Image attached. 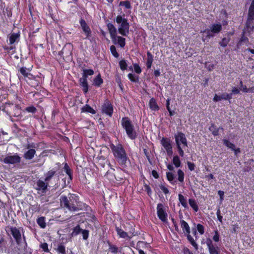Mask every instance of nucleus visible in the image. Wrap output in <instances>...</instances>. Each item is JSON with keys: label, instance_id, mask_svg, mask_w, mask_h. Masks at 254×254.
Here are the masks:
<instances>
[{"label": "nucleus", "instance_id": "obj_1", "mask_svg": "<svg viewBox=\"0 0 254 254\" xmlns=\"http://www.w3.org/2000/svg\"><path fill=\"white\" fill-rule=\"evenodd\" d=\"M60 205L62 208L70 211H77L81 209V202L79 196L73 193H69L67 196L62 195L60 198Z\"/></svg>", "mask_w": 254, "mask_h": 254}, {"label": "nucleus", "instance_id": "obj_2", "mask_svg": "<svg viewBox=\"0 0 254 254\" xmlns=\"http://www.w3.org/2000/svg\"><path fill=\"white\" fill-rule=\"evenodd\" d=\"M110 148L114 156L118 162L122 166H125L127 160V156L122 144L118 143L116 145L112 144Z\"/></svg>", "mask_w": 254, "mask_h": 254}, {"label": "nucleus", "instance_id": "obj_3", "mask_svg": "<svg viewBox=\"0 0 254 254\" xmlns=\"http://www.w3.org/2000/svg\"><path fill=\"white\" fill-rule=\"evenodd\" d=\"M121 125L126 130L127 136L131 139H135L137 136L134 127L127 117H124L121 120Z\"/></svg>", "mask_w": 254, "mask_h": 254}, {"label": "nucleus", "instance_id": "obj_4", "mask_svg": "<svg viewBox=\"0 0 254 254\" xmlns=\"http://www.w3.org/2000/svg\"><path fill=\"white\" fill-rule=\"evenodd\" d=\"M116 21L117 23L121 24L118 28L120 34L126 36L129 33V24L126 18H123L121 15H118Z\"/></svg>", "mask_w": 254, "mask_h": 254}, {"label": "nucleus", "instance_id": "obj_5", "mask_svg": "<svg viewBox=\"0 0 254 254\" xmlns=\"http://www.w3.org/2000/svg\"><path fill=\"white\" fill-rule=\"evenodd\" d=\"M9 229L11 234L15 239L17 245L21 246L23 243H24L26 245V240L24 233H23L22 237L19 229L15 227H10Z\"/></svg>", "mask_w": 254, "mask_h": 254}, {"label": "nucleus", "instance_id": "obj_6", "mask_svg": "<svg viewBox=\"0 0 254 254\" xmlns=\"http://www.w3.org/2000/svg\"><path fill=\"white\" fill-rule=\"evenodd\" d=\"M174 138L176 146H181L182 144L184 147L188 146V141L186 135L182 132H177L175 134Z\"/></svg>", "mask_w": 254, "mask_h": 254}, {"label": "nucleus", "instance_id": "obj_7", "mask_svg": "<svg viewBox=\"0 0 254 254\" xmlns=\"http://www.w3.org/2000/svg\"><path fill=\"white\" fill-rule=\"evenodd\" d=\"M157 214L159 219L163 222H165L167 220V213L166 212L164 205L162 203H159L157 206Z\"/></svg>", "mask_w": 254, "mask_h": 254}, {"label": "nucleus", "instance_id": "obj_8", "mask_svg": "<svg viewBox=\"0 0 254 254\" xmlns=\"http://www.w3.org/2000/svg\"><path fill=\"white\" fill-rule=\"evenodd\" d=\"M31 68H27L25 67H22L18 69L19 73L17 74L19 79L22 77L28 78L29 79H33L34 76L30 73Z\"/></svg>", "mask_w": 254, "mask_h": 254}, {"label": "nucleus", "instance_id": "obj_9", "mask_svg": "<svg viewBox=\"0 0 254 254\" xmlns=\"http://www.w3.org/2000/svg\"><path fill=\"white\" fill-rule=\"evenodd\" d=\"M162 145L165 149L167 154L170 156L173 154L172 142L170 138L163 137L161 140Z\"/></svg>", "mask_w": 254, "mask_h": 254}, {"label": "nucleus", "instance_id": "obj_10", "mask_svg": "<svg viewBox=\"0 0 254 254\" xmlns=\"http://www.w3.org/2000/svg\"><path fill=\"white\" fill-rule=\"evenodd\" d=\"M102 111L110 117H111L113 113V107L110 102L106 100L102 107Z\"/></svg>", "mask_w": 254, "mask_h": 254}, {"label": "nucleus", "instance_id": "obj_11", "mask_svg": "<svg viewBox=\"0 0 254 254\" xmlns=\"http://www.w3.org/2000/svg\"><path fill=\"white\" fill-rule=\"evenodd\" d=\"M3 161L5 164H14L20 163L21 161V158L17 154L14 155H8L3 159Z\"/></svg>", "mask_w": 254, "mask_h": 254}, {"label": "nucleus", "instance_id": "obj_12", "mask_svg": "<svg viewBox=\"0 0 254 254\" xmlns=\"http://www.w3.org/2000/svg\"><path fill=\"white\" fill-rule=\"evenodd\" d=\"M206 243L208 248L210 254H219V249L218 247L215 246L212 243V240L208 238L206 239Z\"/></svg>", "mask_w": 254, "mask_h": 254}, {"label": "nucleus", "instance_id": "obj_13", "mask_svg": "<svg viewBox=\"0 0 254 254\" xmlns=\"http://www.w3.org/2000/svg\"><path fill=\"white\" fill-rule=\"evenodd\" d=\"M80 26L83 30V32L85 34L86 37L85 39H88L89 37L91 36V31L89 26L86 23L85 20L83 19H81L79 21Z\"/></svg>", "mask_w": 254, "mask_h": 254}, {"label": "nucleus", "instance_id": "obj_14", "mask_svg": "<svg viewBox=\"0 0 254 254\" xmlns=\"http://www.w3.org/2000/svg\"><path fill=\"white\" fill-rule=\"evenodd\" d=\"M254 18V0H253L251 6L249 8L248 18L247 22V27L249 28V23L253 20Z\"/></svg>", "mask_w": 254, "mask_h": 254}, {"label": "nucleus", "instance_id": "obj_15", "mask_svg": "<svg viewBox=\"0 0 254 254\" xmlns=\"http://www.w3.org/2000/svg\"><path fill=\"white\" fill-rule=\"evenodd\" d=\"M232 99V94H228L227 93H224L222 94L221 95H217L215 94L214 97L213 101L215 102H218L221 101V100H229Z\"/></svg>", "mask_w": 254, "mask_h": 254}, {"label": "nucleus", "instance_id": "obj_16", "mask_svg": "<svg viewBox=\"0 0 254 254\" xmlns=\"http://www.w3.org/2000/svg\"><path fill=\"white\" fill-rule=\"evenodd\" d=\"M201 33L206 34V35H203V36L202 38V40L203 42H208L209 39L215 36L213 34L212 32L211 31V29H210V28L206 29L203 31H201Z\"/></svg>", "mask_w": 254, "mask_h": 254}, {"label": "nucleus", "instance_id": "obj_17", "mask_svg": "<svg viewBox=\"0 0 254 254\" xmlns=\"http://www.w3.org/2000/svg\"><path fill=\"white\" fill-rule=\"evenodd\" d=\"M107 27L109 31L111 39H115L116 38L117 34L116 28L111 23H109L107 24Z\"/></svg>", "mask_w": 254, "mask_h": 254}, {"label": "nucleus", "instance_id": "obj_18", "mask_svg": "<svg viewBox=\"0 0 254 254\" xmlns=\"http://www.w3.org/2000/svg\"><path fill=\"white\" fill-rule=\"evenodd\" d=\"M20 34L17 33H11L9 37V44L13 45L14 43H18L19 41Z\"/></svg>", "mask_w": 254, "mask_h": 254}, {"label": "nucleus", "instance_id": "obj_19", "mask_svg": "<svg viewBox=\"0 0 254 254\" xmlns=\"http://www.w3.org/2000/svg\"><path fill=\"white\" fill-rule=\"evenodd\" d=\"M112 40L114 44H118L122 48L124 47L125 46L126 40L125 38L122 37L116 36V38Z\"/></svg>", "mask_w": 254, "mask_h": 254}, {"label": "nucleus", "instance_id": "obj_20", "mask_svg": "<svg viewBox=\"0 0 254 254\" xmlns=\"http://www.w3.org/2000/svg\"><path fill=\"white\" fill-rule=\"evenodd\" d=\"M222 28V25L220 23L213 24L210 26V29L214 36L221 31Z\"/></svg>", "mask_w": 254, "mask_h": 254}, {"label": "nucleus", "instance_id": "obj_21", "mask_svg": "<svg viewBox=\"0 0 254 254\" xmlns=\"http://www.w3.org/2000/svg\"><path fill=\"white\" fill-rule=\"evenodd\" d=\"M180 224L182 230L184 233L187 234L190 233V227L187 222L183 219H181L180 220Z\"/></svg>", "mask_w": 254, "mask_h": 254}, {"label": "nucleus", "instance_id": "obj_22", "mask_svg": "<svg viewBox=\"0 0 254 254\" xmlns=\"http://www.w3.org/2000/svg\"><path fill=\"white\" fill-rule=\"evenodd\" d=\"M116 231L117 233V234L120 238H128L130 239L131 238V236H129L127 232L124 231L121 228L119 227L116 226L115 227Z\"/></svg>", "mask_w": 254, "mask_h": 254}, {"label": "nucleus", "instance_id": "obj_23", "mask_svg": "<svg viewBox=\"0 0 254 254\" xmlns=\"http://www.w3.org/2000/svg\"><path fill=\"white\" fill-rule=\"evenodd\" d=\"M64 171L66 174V175L68 176V179L71 181L73 179V171L70 169L68 165L65 163L64 167Z\"/></svg>", "mask_w": 254, "mask_h": 254}, {"label": "nucleus", "instance_id": "obj_24", "mask_svg": "<svg viewBox=\"0 0 254 254\" xmlns=\"http://www.w3.org/2000/svg\"><path fill=\"white\" fill-rule=\"evenodd\" d=\"M48 185V184H47L46 182L43 181L38 180L37 182V189L38 190H41L44 192L47 189Z\"/></svg>", "mask_w": 254, "mask_h": 254}, {"label": "nucleus", "instance_id": "obj_25", "mask_svg": "<svg viewBox=\"0 0 254 254\" xmlns=\"http://www.w3.org/2000/svg\"><path fill=\"white\" fill-rule=\"evenodd\" d=\"M149 107L151 110L156 111L159 109L156 100L154 98L150 99L149 102Z\"/></svg>", "mask_w": 254, "mask_h": 254}, {"label": "nucleus", "instance_id": "obj_26", "mask_svg": "<svg viewBox=\"0 0 254 254\" xmlns=\"http://www.w3.org/2000/svg\"><path fill=\"white\" fill-rule=\"evenodd\" d=\"M35 153L36 151L35 149H30L24 154L23 156L25 159L31 160L34 157Z\"/></svg>", "mask_w": 254, "mask_h": 254}, {"label": "nucleus", "instance_id": "obj_27", "mask_svg": "<svg viewBox=\"0 0 254 254\" xmlns=\"http://www.w3.org/2000/svg\"><path fill=\"white\" fill-rule=\"evenodd\" d=\"M103 83V80L101 78V75L99 73L93 79V84L97 87H100Z\"/></svg>", "mask_w": 254, "mask_h": 254}, {"label": "nucleus", "instance_id": "obj_28", "mask_svg": "<svg viewBox=\"0 0 254 254\" xmlns=\"http://www.w3.org/2000/svg\"><path fill=\"white\" fill-rule=\"evenodd\" d=\"M153 61V56H152V55L151 54L150 52H147V59H146V65L148 69H149L151 68Z\"/></svg>", "mask_w": 254, "mask_h": 254}, {"label": "nucleus", "instance_id": "obj_29", "mask_svg": "<svg viewBox=\"0 0 254 254\" xmlns=\"http://www.w3.org/2000/svg\"><path fill=\"white\" fill-rule=\"evenodd\" d=\"M79 84L82 87L83 92L84 94H86L88 91L89 87L87 80L79 79Z\"/></svg>", "mask_w": 254, "mask_h": 254}, {"label": "nucleus", "instance_id": "obj_30", "mask_svg": "<svg viewBox=\"0 0 254 254\" xmlns=\"http://www.w3.org/2000/svg\"><path fill=\"white\" fill-rule=\"evenodd\" d=\"M56 171L54 170H51L48 171L45 174V182L47 183V184H49L50 181L52 179L53 176L55 175Z\"/></svg>", "mask_w": 254, "mask_h": 254}, {"label": "nucleus", "instance_id": "obj_31", "mask_svg": "<svg viewBox=\"0 0 254 254\" xmlns=\"http://www.w3.org/2000/svg\"><path fill=\"white\" fill-rule=\"evenodd\" d=\"M178 199L179 200V202L181 203L182 205L185 208H188V205L187 201V198L185 197V196L180 193L178 195Z\"/></svg>", "mask_w": 254, "mask_h": 254}, {"label": "nucleus", "instance_id": "obj_32", "mask_svg": "<svg viewBox=\"0 0 254 254\" xmlns=\"http://www.w3.org/2000/svg\"><path fill=\"white\" fill-rule=\"evenodd\" d=\"M82 112L89 113L92 114H95L96 111L89 105L86 104L81 108Z\"/></svg>", "mask_w": 254, "mask_h": 254}, {"label": "nucleus", "instance_id": "obj_33", "mask_svg": "<svg viewBox=\"0 0 254 254\" xmlns=\"http://www.w3.org/2000/svg\"><path fill=\"white\" fill-rule=\"evenodd\" d=\"M209 130L212 132L214 136H217L219 135V128L214 124H212L211 126L209 127Z\"/></svg>", "mask_w": 254, "mask_h": 254}, {"label": "nucleus", "instance_id": "obj_34", "mask_svg": "<svg viewBox=\"0 0 254 254\" xmlns=\"http://www.w3.org/2000/svg\"><path fill=\"white\" fill-rule=\"evenodd\" d=\"M189 203L190 207L193 209L195 212H197L198 210V206L196 201L194 199H189Z\"/></svg>", "mask_w": 254, "mask_h": 254}, {"label": "nucleus", "instance_id": "obj_35", "mask_svg": "<svg viewBox=\"0 0 254 254\" xmlns=\"http://www.w3.org/2000/svg\"><path fill=\"white\" fill-rule=\"evenodd\" d=\"M37 223L41 228H45L46 226L45 217H39L37 219Z\"/></svg>", "mask_w": 254, "mask_h": 254}, {"label": "nucleus", "instance_id": "obj_36", "mask_svg": "<svg viewBox=\"0 0 254 254\" xmlns=\"http://www.w3.org/2000/svg\"><path fill=\"white\" fill-rule=\"evenodd\" d=\"M166 176L168 180L172 184H174L176 183V181H174V175L171 172H166Z\"/></svg>", "mask_w": 254, "mask_h": 254}, {"label": "nucleus", "instance_id": "obj_37", "mask_svg": "<svg viewBox=\"0 0 254 254\" xmlns=\"http://www.w3.org/2000/svg\"><path fill=\"white\" fill-rule=\"evenodd\" d=\"M187 239L189 241L191 245L195 248V250L198 249V246L196 243L194 241L193 238L190 235L187 234Z\"/></svg>", "mask_w": 254, "mask_h": 254}, {"label": "nucleus", "instance_id": "obj_38", "mask_svg": "<svg viewBox=\"0 0 254 254\" xmlns=\"http://www.w3.org/2000/svg\"><path fill=\"white\" fill-rule=\"evenodd\" d=\"M127 76L129 79L133 82L136 83L139 81V78L138 75H136L134 74L130 73L128 74Z\"/></svg>", "mask_w": 254, "mask_h": 254}, {"label": "nucleus", "instance_id": "obj_39", "mask_svg": "<svg viewBox=\"0 0 254 254\" xmlns=\"http://www.w3.org/2000/svg\"><path fill=\"white\" fill-rule=\"evenodd\" d=\"M128 225L129 226V227H127V226H126V227H125V230L127 231V234H130L131 237L133 235H135L134 229L132 225L129 223H128Z\"/></svg>", "mask_w": 254, "mask_h": 254}, {"label": "nucleus", "instance_id": "obj_40", "mask_svg": "<svg viewBox=\"0 0 254 254\" xmlns=\"http://www.w3.org/2000/svg\"><path fill=\"white\" fill-rule=\"evenodd\" d=\"M109 252L111 253L112 254H116L119 252H120L118 248L116 246L109 244Z\"/></svg>", "mask_w": 254, "mask_h": 254}, {"label": "nucleus", "instance_id": "obj_41", "mask_svg": "<svg viewBox=\"0 0 254 254\" xmlns=\"http://www.w3.org/2000/svg\"><path fill=\"white\" fill-rule=\"evenodd\" d=\"M173 163L177 168L181 166V161L178 156L176 155L174 156L173 158Z\"/></svg>", "mask_w": 254, "mask_h": 254}, {"label": "nucleus", "instance_id": "obj_42", "mask_svg": "<svg viewBox=\"0 0 254 254\" xmlns=\"http://www.w3.org/2000/svg\"><path fill=\"white\" fill-rule=\"evenodd\" d=\"M223 141L225 146L231 149L232 150H235V145L233 143H231L228 140L226 139H223Z\"/></svg>", "mask_w": 254, "mask_h": 254}, {"label": "nucleus", "instance_id": "obj_43", "mask_svg": "<svg viewBox=\"0 0 254 254\" xmlns=\"http://www.w3.org/2000/svg\"><path fill=\"white\" fill-rule=\"evenodd\" d=\"M177 173L178 176V181L181 183L183 182L184 180V173L183 171L179 169L178 170Z\"/></svg>", "mask_w": 254, "mask_h": 254}, {"label": "nucleus", "instance_id": "obj_44", "mask_svg": "<svg viewBox=\"0 0 254 254\" xmlns=\"http://www.w3.org/2000/svg\"><path fill=\"white\" fill-rule=\"evenodd\" d=\"M119 65L122 70H125L127 69V64L126 61L125 60H122L119 62Z\"/></svg>", "mask_w": 254, "mask_h": 254}, {"label": "nucleus", "instance_id": "obj_45", "mask_svg": "<svg viewBox=\"0 0 254 254\" xmlns=\"http://www.w3.org/2000/svg\"><path fill=\"white\" fill-rule=\"evenodd\" d=\"M83 229H81L79 225H77L74 228L72 232V236H76L80 233Z\"/></svg>", "mask_w": 254, "mask_h": 254}, {"label": "nucleus", "instance_id": "obj_46", "mask_svg": "<svg viewBox=\"0 0 254 254\" xmlns=\"http://www.w3.org/2000/svg\"><path fill=\"white\" fill-rule=\"evenodd\" d=\"M120 6H124L127 9L131 8L130 2L128 0L122 1L120 2Z\"/></svg>", "mask_w": 254, "mask_h": 254}, {"label": "nucleus", "instance_id": "obj_47", "mask_svg": "<svg viewBox=\"0 0 254 254\" xmlns=\"http://www.w3.org/2000/svg\"><path fill=\"white\" fill-rule=\"evenodd\" d=\"M110 51L113 56L115 58H117L119 57V54L117 52L116 47L115 46L112 45L110 47Z\"/></svg>", "mask_w": 254, "mask_h": 254}, {"label": "nucleus", "instance_id": "obj_48", "mask_svg": "<svg viewBox=\"0 0 254 254\" xmlns=\"http://www.w3.org/2000/svg\"><path fill=\"white\" fill-rule=\"evenodd\" d=\"M57 251L62 254H65V248L62 244L58 245Z\"/></svg>", "mask_w": 254, "mask_h": 254}, {"label": "nucleus", "instance_id": "obj_49", "mask_svg": "<svg viewBox=\"0 0 254 254\" xmlns=\"http://www.w3.org/2000/svg\"><path fill=\"white\" fill-rule=\"evenodd\" d=\"M245 43L247 46L249 44V39L244 35V32H243L239 41V43Z\"/></svg>", "mask_w": 254, "mask_h": 254}, {"label": "nucleus", "instance_id": "obj_50", "mask_svg": "<svg viewBox=\"0 0 254 254\" xmlns=\"http://www.w3.org/2000/svg\"><path fill=\"white\" fill-rule=\"evenodd\" d=\"M230 41V38H224L222 41L219 43L220 45L223 47H225L227 46V44H228L229 42Z\"/></svg>", "mask_w": 254, "mask_h": 254}, {"label": "nucleus", "instance_id": "obj_51", "mask_svg": "<svg viewBox=\"0 0 254 254\" xmlns=\"http://www.w3.org/2000/svg\"><path fill=\"white\" fill-rule=\"evenodd\" d=\"M196 228L198 232L199 233L200 235H202L204 233V228L202 225L200 224H197L196 226Z\"/></svg>", "mask_w": 254, "mask_h": 254}, {"label": "nucleus", "instance_id": "obj_52", "mask_svg": "<svg viewBox=\"0 0 254 254\" xmlns=\"http://www.w3.org/2000/svg\"><path fill=\"white\" fill-rule=\"evenodd\" d=\"M83 239L84 240H87L89 236V231L87 230H82L81 232Z\"/></svg>", "mask_w": 254, "mask_h": 254}, {"label": "nucleus", "instance_id": "obj_53", "mask_svg": "<svg viewBox=\"0 0 254 254\" xmlns=\"http://www.w3.org/2000/svg\"><path fill=\"white\" fill-rule=\"evenodd\" d=\"M40 248L45 252H48V245L46 243H42L40 245Z\"/></svg>", "mask_w": 254, "mask_h": 254}, {"label": "nucleus", "instance_id": "obj_54", "mask_svg": "<svg viewBox=\"0 0 254 254\" xmlns=\"http://www.w3.org/2000/svg\"><path fill=\"white\" fill-rule=\"evenodd\" d=\"M159 188L164 194H167L169 193V190L163 185H160Z\"/></svg>", "mask_w": 254, "mask_h": 254}, {"label": "nucleus", "instance_id": "obj_55", "mask_svg": "<svg viewBox=\"0 0 254 254\" xmlns=\"http://www.w3.org/2000/svg\"><path fill=\"white\" fill-rule=\"evenodd\" d=\"M144 190L145 191L147 192V193L148 194V195L149 196H150L151 195V193H152L151 189L148 185H147L146 184H145L144 185Z\"/></svg>", "mask_w": 254, "mask_h": 254}, {"label": "nucleus", "instance_id": "obj_56", "mask_svg": "<svg viewBox=\"0 0 254 254\" xmlns=\"http://www.w3.org/2000/svg\"><path fill=\"white\" fill-rule=\"evenodd\" d=\"M83 72L85 73L88 76V75H92L94 74V73L93 70L91 69H83Z\"/></svg>", "mask_w": 254, "mask_h": 254}, {"label": "nucleus", "instance_id": "obj_57", "mask_svg": "<svg viewBox=\"0 0 254 254\" xmlns=\"http://www.w3.org/2000/svg\"><path fill=\"white\" fill-rule=\"evenodd\" d=\"M134 71L136 73L139 74L141 72V69L140 66L136 64H133Z\"/></svg>", "mask_w": 254, "mask_h": 254}, {"label": "nucleus", "instance_id": "obj_58", "mask_svg": "<svg viewBox=\"0 0 254 254\" xmlns=\"http://www.w3.org/2000/svg\"><path fill=\"white\" fill-rule=\"evenodd\" d=\"M216 215H217V216L218 220L219 221V222L221 223H222V218H223V217H222V216L221 215V211H220V209H218L217 210Z\"/></svg>", "mask_w": 254, "mask_h": 254}, {"label": "nucleus", "instance_id": "obj_59", "mask_svg": "<svg viewBox=\"0 0 254 254\" xmlns=\"http://www.w3.org/2000/svg\"><path fill=\"white\" fill-rule=\"evenodd\" d=\"M187 165H188L189 169L190 171H193L194 170L195 166L193 163H192L190 162H188Z\"/></svg>", "mask_w": 254, "mask_h": 254}, {"label": "nucleus", "instance_id": "obj_60", "mask_svg": "<svg viewBox=\"0 0 254 254\" xmlns=\"http://www.w3.org/2000/svg\"><path fill=\"white\" fill-rule=\"evenodd\" d=\"M213 239L216 242L219 241V235L218 231L216 230L215 231V235L213 237Z\"/></svg>", "mask_w": 254, "mask_h": 254}, {"label": "nucleus", "instance_id": "obj_61", "mask_svg": "<svg viewBox=\"0 0 254 254\" xmlns=\"http://www.w3.org/2000/svg\"><path fill=\"white\" fill-rule=\"evenodd\" d=\"M176 146H177L179 155L181 157H183L184 155V152L182 147L180 145Z\"/></svg>", "mask_w": 254, "mask_h": 254}, {"label": "nucleus", "instance_id": "obj_62", "mask_svg": "<svg viewBox=\"0 0 254 254\" xmlns=\"http://www.w3.org/2000/svg\"><path fill=\"white\" fill-rule=\"evenodd\" d=\"M26 110L30 113H35L36 109L34 107L32 106L26 108Z\"/></svg>", "mask_w": 254, "mask_h": 254}, {"label": "nucleus", "instance_id": "obj_63", "mask_svg": "<svg viewBox=\"0 0 254 254\" xmlns=\"http://www.w3.org/2000/svg\"><path fill=\"white\" fill-rule=\"evenodd\" d=\"M240 93V89H238L237 87H234L232 90V92L230 94H232V96L233 94H238Z\"/></svg>", "mask_w": 254, "mask_h": 254}, {"label": "nucleus", "instance_id": "obj_64", "mask_svg": "<svg viewBox=\"0 0 254 254\" xmlns=\"http://www.w3.org/2000/svg\"><path fill=\"white\" fill-rule=\"evenodd\" d=\"M184 254H193L190 250L187 248L184 249Z\"/></svg>", "mask_w": 254, "mask_h": 254}]
</instances>
